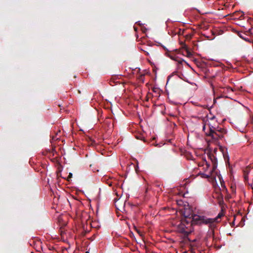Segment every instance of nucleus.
Returning <instances> with one entry per match:
<instances>
[{
	"instance_id": "14",
	"label": "nucleus",
	"mask_w": 253,
	"mask_h": 253,
	"mask_svg": "<svg viewBox=\"0 0 253 253\" xmlns=\"http://www.w3.org/2000/svg\"><path fill=\"white\" fill-rule=\"evenodd\" d=\"M244 175L245 181H247L248 180V174L244 173Z\"/></svg>"
},
{
	"instance_id": "10",
	"label": "nucleus",
	"mask_w": 253,
	"mask_h": 253,
	"mask_svg": "<svg viewBox=\"0 0 253 253\" xmlns=\"http://www.w3.org/2000/svg\"><path fill=\"white\" fill-rule=\"evenodd\" d=\"M185 221H183V222H185L186 224H189V223H192V222L191 221V219L192 218L190 219L189 218H185Z\"/></svg>"
},
{
	"instance_id": "4",
	"label": "nucleus",
	"mask_w": 253,
	"mask_h": 253,
	"mask_svg": "<svg viewBox=\"0 0 253 253\" xmlns=\"http://www.w3.org/2000/svg\"><path fill=\"white\" fill-rule=\"evenodd\" d=\"M209 157L211 159V161L212 163V170H214L215 169H216L217 167V161L216 158L215 157V156L213 155L210 154L209 155Z\"/></svg>"
},
{
	"instance_id": "18",
	"label": "nucleus",
	"mask_w": 253,
	"mask_h": 253,
	"mask_svg": "<svg viewBox=\"0 0 253 253\" xmlns=\"http://www.w3.org/2000/svg\"><path fill=\"white\" fill-rule=\"evenodd\" d=\"M203 131H204L205 132V133H206V132H207L205 131V130H206V125H205V124H204V125H203Z\"/></svg>"
},
{
	"instance_id": "8",
	"label": "nucleus",
	"mask_w": 253,
	"mask_h": 253,
	"mask_svg": "<svg viewBox=\"0 0 253 253\" xmlns=\"http://www.w3.org/2000/svg\"><path fill=\"white\" fill-rule=\"evenodd\" d=\"M222 216H223V214H222V213H219L218 214V215L217 216V217L215 218H216V221H215V222H214V227L215 226V223H216V222H218V218H220Z\"/></svg>"
},
{
	"instance_id": "19",
	"label": "nucleus",
	"mask_w": 253,
	"mask_h": 253,
	"mask_svg": "<svg viewBox=\"0 0 253 253\" xmlns=\"http://www.w3.org/2000/svg\"><path fill=\"white\" fill-rule=\"evenodd\" d=\"M237 13L241 14L239 18L241 17V16H242L244 15V13L243 12H237Z\"/></svg>"
},
{
	"instance_id": "25",
	"label": "nucleus",
	"mask_w": 253,
	"mask_h": 253,
	"mask_svg": "<svg viewBox=\"0 0 253 253\" xmlns=\"http://www.w3.org/2000/svg\"><path fill=\"white\" fill-rule=\"evenodd\" d=\"M116 206H117L116 205ZM117 207V209H119L118 207Z\"/></svg>"
},
{
	"instance_id": "5",
	"label": "nucleus",
	"mask_w": 253,
	"mask_h": 253,
	"mask_svg": "<svg viewBox=\"0 0 253 253\" xmlns=\"http://www.w3.org/2000/svg\"><path fill=\"white\" fill-rule=\"evenodd\" d=\"M182 48L185 49L186 53V56L188 57H191L192 56V53L189 50L187 46L185 44H183Z\"/></svg>"
},
{
	"instance_id": "16",
	"label": "nucleus",
	"mask_w": 253,
	"mask_h": 253,
	"mask_svg": "<svg viewBox=\"0 0 253 253\" xmlns=\"http://www.w3.org/2000/svg\"><path fill=\"white\" fill-rule=\"evenodd\" d=\"M72 173H69L68 177V180H69V178H71L72 177Z\"/></svg>"
},
{
	"instance_id": "13",
	"label": "nucleus",
	"mask_w": 253,
	"mask_h": 253,
	"mask_svg": "<svg viewBox=\"0 0 253 253\" xmlns=\"http://www.w3.org/2000/svg\"><path fill=\"white\" fill-rule=\"evenodd\" d=\"M249 171H250V168H247L245 170H244V173L248 174Z\"/></svg>"
},
{
	"instance_id": "3",
	"label": "nucleus",
	"mask_w": 253,
	"mask_h": 253,
	"mask_svg": "<svg viewBox=\"0 0 253 253\" xmlns=\"http://www.w3.org/2000/svg\"><path fill=\"white\" fill-rule=\"evenodd\" d=\"M214 197L217 200L218 204L220 206L223 205L224 203L223 195L220 191L216 192L215 196H214Z\"/></svg>"
},
{
	"instance_id": "20",
	"label": "nucleus",
	"mask_w": 253,
	"mask_h": 253,
	"mask_svg": "<svg viewBox=\"0 0 253 253\" xmlns=\"http://www.w3.org/2000/svg\"><path fill=\"white\" fill-rule=\"evenodd\" d=\"M171 76H169L168 81L169 80V78H170Z\"/></svg>"
},
{
	"instance_id": "21",
	"label": "nucleus",
	"mask_w": 253,
	"mask_h": 253,
	"mask_svg": "<svg viewBox=\"0 0 253 253\" xmlns=\"http://www.w3.org/2000/svg\"><path fill=\"white\" fill-rule=\"evenodd\" d=\"M225 199H226V200H228V199H229V198H228V197H225Z\"/></svg>"
},
{
	"instance_id": "2",
	"label": "nucleus",
	"mask_w": 253,
	"mask_h": 253,
	"mask_svg": "<svg viewBox=\"0 0 253 253\" xmlns=\"http://www.w3.org/2000/svg\"><path fill=\"white\" fill-rule=\"evenodd\" d=\"M226 131L224 129L215 128L211 125L209 126V129L206 132L207 136H210L213 140H216L222 139Z\"/></svg>"
},
{
	"instance_id": "9",
	"label": "nucleus",
	"mask_w": 253,
	"mask_h": 253,
	"mask_svg": "<svg viewBox=\"0 0 253 253\" xmlns=\"http://www.w3.org/2000/svg\"><path fill=\"white\" fill-rule=\"evenodd\" d=\"M201 176L202 177H205V178H209L210 177V175L211 174V172L209 174H205V173H201Z\"/></svg>"
},
{
	"instance_id": "1",
	"label": "nucleus",
	"mask_w": 253,
	"mask_h": 253,
	"mask_svg": "<svg viewBox=\"0 0 253 253\" xmlns=\"http://www.w3.org/2000/svg\"><path fill=\"white\" fill-rule=\"evenodd\" d=\"M185 218H192V224H204L208 225L210 228H214V222L216 218H207L204 216H200L193 214H188L186 212L184 213Z\"/></svg>"
},
{
	"instance_id": "22",
	"label": "nucleus",
	"mask_w": 253,
	"mask_h": 253,
	"mask_svg": "<svg viewBox=\"0 0 253 253\" xmlns=\"http://www.w3.org/2000/svg\"><path fill=\"white\" fill-rule=\"evenodd\" d=\"M136 138H137V139H139V137H138V136H137V137H136Z\"/></svg>"
},
{
	"instance_id": "15",
	"label": "nucleus",
	"mask_w": 253,
	"mask_h": 253,
	"mask_svg": "<svg viewBox=\"0 0 253 253\" xmlns=\"http://www.w3.org/2000/svg\"><path fill=\"white\" fill-rule=\"evenodd\" d=\"M141 50L145 53V55H146L147 56H148L149 55V52H147V51H146L143 49H142Z\"/></svg>"
},
{
	"instance_id": "24",
	"label": "nucleus",
	"mask_w": 253,
	"mask_h": 253,
	"mask_svg": "<svg viewBox=\"0 0 253 253\" xmlns=\"http://www.w3.org/2000/svg\"><path fill=\"white\" fill-rule=\"evenodd\" d=\"M134 30L136 31V28L135 27H134Z\"/></svg>"
},
{
	"instance_id": "12",
	"label": "nucleus",
	"mask_w": 253,
	"mask_h": 253,
	"mask_svg": "<svg viewBox=\"0 0 253 253\" xmlns=\"http://www.w3.org/2000/svg\"><path fill=\"white\" fill-rule=\"evenodd\" d=\"M205 162L206 163V167L204 168V169H205V170H207L209 168V167L210 166V164H209L206 160Z\"/></svg>"
},
{
	"instance_id": "17",
	"label": "nucleus",
	"mask_w": 253,
	"mask_h": 253,
	"mask_svg": "<svg viewBox=\"0 0 253 253\" xmlns=\"http://www.w3.org/2000/svg\"><path fill=\"white\" fill-rule=\"evenodd\" d=\"M238 36H239L240 38H242V39H244V38L243 37V34H242V33H238Z\"/></svg>"
},
{
	"instance_id": "27",
	"label": "nucleus",
	"mask_w": 253,
	"mask_h": 253,
	"mask_svg": "<svg viewBox=\"0 0 253 253\" xmlns=\"http://www.w3.org/2000/svg\"><path fill=\"white\" fill-rule=\"evenodd\" d=\"M86 253H88L87 252H86Z\"/></svg>"
},
{
	"instance_id": "6",
	"label": "nucleus",
	"mask_w": 253,
	"mask_h": 253,
	"mask_svg": "<svg viewBox=\"0 0 253 253\" xmlns=\"http://www.w3.org/2000/svg\"><path fill=\"white\" fill-rule=\"evenodd\" d=\"M219 180H220V184H221V186L223 188V192H227V189L226 188V186H225V183H224V182L222 178H221L220 177H219Z\"/></svg>"
},
{
	"instance_id": "11",
	"label": "nucleus",
	"mask_w": 253,
	"mask_h": 253,
	"mask_svg": "<svg viewBox=\"0 0 253 253\" xmlns=\"http://www.w3.org/2000/svg\"><path fill=\"white\" fill-rule=\"evenodd\" d=\"M190 251L191 253H196V252L195 251L194 247L193 245H191L190 248Z\"/></svg>"
},
{
	"instance_id": "23",
	"label": "nucleus",
	"mask_w": 253,
	"mask_h": 253,
	"mask_svg": "<svg viewBox=\"0 0 253 253\" xmlns=\"http://www.w3.org/2000/svg\"><path fill=\"white\" fill-rule=\"evenodd\" d=\"M183 253H187V251L184 252Z\"/></svg>"
},
{
	"instance_id": "26",
	"label": "nucleus",
	"mask_w": 253,
	"mask_h": 253,
	"mask_svg": "<svg viewBox=\"0 0 253 253\" xmlns=\"http://www.w3.org/2000/svg\"><path fill=\"white\" fill-rule=\"evenodd\" d=\"M230 89H231V90L232 91H233V89H232V88H230Z\"/></svg>"
},
{
	"instance_id": "7",
	"label": "nucleus",
	"mask_w": 253,
	"mask_h": 253,
	"mask_svg": "<svg viewBox=\"0 0 253 253\" xmlns=\"http://www.w3.org/2000/svg\"><path fill=\"white\" fill-rule=\"evenodd\" d=\"M170 58L174 61H177L178 63V64H182L183 62H184L186 63H187L183 59H181L178 58V57L171 56Z\"/></svg>"
}]
</instances>
